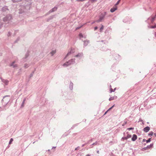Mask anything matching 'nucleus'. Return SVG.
I'll return each mask as SVG.
<instances>
[{"mask_svg": "<svg viewBox=\"0 0 156 156\" xmlns=\"http://www.w3.org/2000/svg\"><path fill=\"white\" fill-rule=\"evenodd\" d=\"M55 147H52V148H55Z\"/></svg>", "mask_w": 156, "mask_h": 156, "instance_id": "49530a36", "label": "nucleus"}, {"mask_svg": "<svg viewBox=\"0 0 156 156\" xmlns=\"http://www.w3.org/2000/svg\"><path fill=\"white\" fill-rule=\"evenodd\" d=\"M83 55V54L82 53H80L78 54L77 55H76L75 56L76 57H82Z\"/></svg>", "mask_w": 156, "mask_h": 156, "instance_id": "f8f14e48", "label": "nucleus"}, {"mask_svg": "<svg viewBox=\"0 0 156 156\" xmlns=\"http://www.w3.org/2000/svg\"><path fill=\"white\" fill-rule=\"evenodd\" d=\"M73 84L72 83H71L70 84V88L71 90H72L73 89Z\"/></svg>", "mask_w": 156, "mask_h": 156, "instance_id": "f3484780", "label": "nucleus"}, {"mask_svg": "<svg viewBox=\"0 0 156 156\" xmlns=\"http://www.w3.org/2000/svg\"><path fill=\"white\" fill-rule=\"evenodd\" d=\"M134 128L131 127L127 128V129L129 130H133L134 129Z\"/></svg>", "mask_w": 156, "mask_h": 156, "instance_id": "393cba45", "label": "nucleus"}, {"mask_svg": "<svg viewBox=\"0 0 156 156\" xmlns=\"http://www.w3.org/2000/svg\"><path fill=\"white\" fill-rule=\"evenodd\" d=\"M57 9V8L56 7H54L53 8H52L51 10L49 12H53L55 11H56Z\"/></svg>", "mask_w": 156, "mask_h": 156, "instance_id": "ddd939ff", "label": "nucleus"}, {"mask_svg": "<svg viewBox=\"0 0 156 156\" xmlns=\"http://www.w3.org/2000/svg\"><path fill=\"white\" fill-rule=\"evenodd\" d=\"M8 9L7 7L6 6H5L3 7L2 9V10L3 11H5Z\"/></svg>", "mask_w": 156, "mask_h": 156, "instance_id": "2eb2a0df", "label": "nucleus"}, {"mask_svg": "<svg viewBox=\"0 0 156 156\" xmlns=\"http://www.w3.org/2000/svg\"><path fill=\"white\" fill-rule=\"evenodd\" d=\"M156 17V14L155 15V16L154 17H150L148 19L149 20H151V22H152L154 21V20Z\"/></svg>", "mask_w": 156, "mask_h": 156, "instance_id": "9d476101", "label": "nucleus"}, {"mask_svg": "<svg viewBox=\"0 0 156 156\" xmlns=\"http://www.w3.org/2000/svg\"><path fill=\"white\" fill-rule=\"evenodd\" d=\"M56 52V50L55 49H53L50 52V54L51 56H53Z\"/></svg>", "mask_w": 156, "mask_h": 156, "instance_id": "0eeeda50", "label": "nucleus"}, {"mask_svg": "<svg viewBox=\"0 0 156 156\" xmlns=\"http://www.w3.org/2000/svg\"><path fill=\"white\" fill-rule=\"evenodd\" d=\"M103 18H104V17H102V18L100 17V18L99 20V21H101V20L103 19Z\"/></svg>", "mask_w": 156, "mask_h": 156, "instance_id": "e433bc0d", "label": "nucleus"}, {"mask_svg": "<svg viewBox=\"0 0 156 156\" xmlns=\"http://www.w3.org/2000/svg\"><path fill=\"white\" fill-rule=\"evenodd\" d=\"M94 30H96L97 29H98V27H94Z\"/></svg>", "mask_w": 156, "mask_h": 156, "instance_id": "58836bf2", "label": "nucleus"}, {"mask_svg": "<svg viewBox=\"0 0 156 156\" xmlns=\"http://www.w3.org/2000/svg\"><path fill=\"white\" fill-rule=\"evenodd\" d=\"M87 144V143H86V144H83V145H82V147H84V145H85L86 144Z\"/></svg>", "mask_w": 156, "mask_h": 156, "instance_id": "ea45409f", "label": "nucleus"}, {"mask_svg": "<svg viewBox=\"0 0 156 156\" xmlns=\"http://www.w3.org/2000/svg\"><path fill=\"white\" fill-rule=\"evenodd\" d=\"M110 89L111 88H112V87H111V85H110Z\"/></svg>", "mask_w": 156, "mask_h": 156, "instance_id": "de8ad7c7", "label": "nucleus"}, {"mask_svg": "<svg viewBox=\"0 0 156 156\" xmlns=\"http://www.w3.org/2000/svg\"><path fill=\"white\" fill-rule=\"evenodd\" d=\"M9 95L4 96L2 100V102H4L5 104H7L9 101Z\"/></svg>", "mask_w": 156, "mask_h": 156, "instance_id": "f03ea898", "label": "nucleus"}, {"mask_svg": "<svg viewBox=\"0 0 156 156\" xmlns=\"http://www.w3.org/2000/svg\"><path fill=\"white\" fill-rule=\"evenodd\" d=\"M74 60L73 59H72L70 60L69 61L63 64V66L64 67H67L70 65L73 64L74 62Z\"/></svg>", "mask_w": 156, "mask_h": 156, "instance_id": "f257e3e1", "label": "nucleus"}, {"mask_svg": "<svg viewBox=\"0 0 156 156\" xmlns=\"http://www.w3.org/2000/svg\"><path fill=\"white\" fill-rule=\"evenodd\" d=\"M120 0H119L117 1V2L116 3V4H115V6H116V5H117L119 3Z\"/></svg>", "mask_w": 156, "mask_h": 156, "instance_id": "bb28decb", "label": "nucleus"}, {"mask_svg": "<svg viewBox=\"0 0 156 156\" xmlns=\"http://www.w3.org/2000/svg\"><path fill=\"white\" fill-rule=\"evenodd\" d=\"M154 136H156V133H154Z\"/></svg>", "mask_w": 156, "mask_h": 156, "instance_id": "c03bdc74", "label": "nucleus"}, {"mask_svg": "<svg viewBox=\"0 0 156 156\" xmlns=\"http://www.w3.org/2000/svg\"><path fill=\"white\" fill-rule=\"evenodd\" d=\"M137 139V136L136 134H133L132 138L131 140L132 141H135Z\"/></svg>", "mask_w": 156, "mask_h": 156, "instance_id": "423d86ee", "label": "nucleus"}, {"mask_svg": "<svg viewBox=\"0 0 156 156\" xmlns=\"http://www.w3.org/2000/svg\"><path fill=\"white\" fill-rule=\"evenodd\" d=\"M22 0H12L13 2H17L22 1Z\"/></svg>", "mask_w": 156, "mask_h": 156, "instance_id": "6ab92c4d", "label": "nucleus"}, {"mask_svg": "<svg viewBox=\"0 0 156 156\" xmlns=\"http://www.w3.org/2000/svg\"><path fill=\"white\" fill-rule=\"evenodd\" d=\"M13 141V139L12 138H11L10 140V141H9V144H11L12 142Z\"/></svg>", "mask_w": 156, "mask_h": 156, "instance_id": "4be33fe9", "label": "nucleus"}, {"mask_svg": "<svg viewBox=\"0 0 156 156\" xmlns=\"http://www.w3.org/2000/svg\"><path fill=\"white\" fill-rule=\"evenodd\" d=\"M131 136L130 135L128 134L127 136H126L127 139L128 138H129L131 137Z\"/></svg>", "mask_w": 156, "mask_h": 156, "instance_id": "412c9836", "label": "nucleus"}, {"mask_svg": "<svg viewBox=\"0 0 156 156\" xmlns=\"http://www.w3.org/2000/svg\"><path fill=\"white\" fill-rule=\"evenodd\" d=\"M54 16H51L50 17H49V18L47 20V21H49L50 20H51V19H52L53 17H54Z\"/></svg>", "mask_w": 156, "mask_h": 156, "instance_id": "a211bd4d", "label": "nucleus"}, {"mask_svg": "<svg viewBox=\"0 0 156 156\" xmlns=\"http://www.w3.org/2000/svg\"><path fill=\"white\" fill-rule=\"evenodd\" d=\"M117 7L116 6H115L112 8H111L110 9V12H113L117 9Z\"/></svg>", "mask_w": 156, "mask_h": 156, "instance_id": "39448f33", "label": "nucleus"}, {"mask_svg": "<svg viewBox=\"0 0 156 156\" xmlns=\"http://www.w3.org/2000/svg\"><path fill=\"white\" fill-rule=\"evenodd\" d=\"M79 37L80 38H81L82 37H83V35L81 33H80L79 35Z\"/></svg>", "mask_w": 156, "mask_h": 156, "instance_id": "cd10ccee", "label": "nucleus"}, {"mask_svg": "<svg viewBox=\"0 0 156 156\" xmlns=\"http://www.w3.org/2000/svg\"><path fill=\"white\" fill-rule=\"evenodd\" d=\"M2 81L6 85H7L9 83V81L7 80L3 79Z\"/></svg>", "mask_w": 156, "mask_h": 156, "instance_id": "1a4fd4ad", "label": "nucleus"}, {"mask_svg": "<svg viewBox=\"0 0 156 156\" xmlns=\"http://www.w3.org/2000/svg\"><path fill=\"white\" fill-rule=\"evenodd\" d=\"M153 134V133L152 131L150 132H149V133L148 134V135L151 137V136Z\"/></svg>", "mask_w": 156, "mask_h": 156, "instance_id": "aec40b11", "label": "nucleus"}, {"mask_svg": "<svg viewBox=\"0 0 156 156\" xmlns=\"http://www.w3.org/2000/svg\"><path fill=\"white\" fill-rule=\"evenodd\" d=\"M97 153H98V154H99V151H97Z\"/></svg>", "mask_w": 156, "mask_h": 156, "instance_id": "79ce46f5", "label": "nucleus"}, {"mask_svg": "<svg viewBox=\"0 0 156 156\" xmlns=\"http://www.w3.org/2000/svg\"><path fill=\"white\" fill-rule=\"evenodd\" d=\"M26 100V98H25L23 100V101L22 102V105H21V108H23V107H24V103H25V101Z\"/></svg>", "mask_w": 156, "mask_h": 156, "instance_id": "4468645a", "label": "nucleus"}, {"mask_svg": "<svg viewBox=\"0 0 156 156\" xmlns=\"http://www.w3.org/2000/svg\"><path fill=\"white\" fill-rule=\"evenodd\" d=\"M92 139H91V140H89L87 144H89L90 142H92Z\"/></svg>", "mask_w": 156, "mask_h": 156, "instance_id": "72a5a7b5", "label": "nucleus"}, {"mask_svg": "<svg viewBox=\"0 0 156 156\" xmlns=\"http://www.w3.org/2000/svg\"><path fill=\"white\" fill-rule=\"evenodd\" d=\"M150 129V128L149 126L145 127L144 129V131L146 133Z\"/></svg>", "mask_w": 156, "mask_h": 156, "instance_id": "6e6552de", "label": "nucleus"}, {"mask_svg": "<svg viewBox=\"0 0 156 156\" xmlns=\"http://www.w3.org/2000/svg\"><path fill=\"white\" fill-rule=\"evenodd\" d=\"M115 105H113L112 107L110 108L107 111H109L110 110H111L114 106Z\"/></svg>", "mask_w": 156, "mask_h": 156, "instance_id": "7c9ffc66", "label": "nucleus"}, {"mask_svg": "<svg viewBox=\"0 0 156 156\" xmlns=\"http://www.w3.org/2000/svg\"><path fill=\"white\" fill-rule=\"evenodd\" d=\"M79 147H77L75 149V150H77L78 149H79Z\"/></svg>", "mask_w": 156, "mask_h": 156, "instance_id": "4c0bfd02", "label": "nucleus"}, {"mask_svg": "<svg viewBox=\"0 0 156 156\" xmlns=\"http://www.w3.org/2000/svg\"><path fill=\"white\" fill-rule=\"evenodd\" d=\"M15 62H12L10 65V66H13V67L14 68L17 67V64H14Z\"/></svg>", "mask_w": 156, "mask_h": 156, "instance_id": "9b49d317", "label": "nucleus"}, {"mask_svg": "<svg viewBox=\"0 0 156 156\" xmlns=\"http://www.w3.org/2000/svg\"><path fill=\"white\" fill-rule=\"evenodd\" d=\"M97 142H95V143H93V144H92L91 145V146H92V145H96V144H97Z\"/></svg>", "mask_w": 156, "mask_h": 156, "instance_id": "c9c22d12", "label": "nucleus"}, {"mask_svg": "<svg viewBox=\"0 0 156 156\" xmlns=\"http://www.w3.org/2000/svg\"><path fill=\"white\" fill-rule=\"evenodd\" d=\"M151 138H149L148 140H147L146 141V142L147 143H148V142H150L151 141Z\"/></svg>", "mask_w": 156, "mask_h": 156, "instance_id": "2f4dec72", "label": "nucleus"}, {"mask_svg": "<svg viewBox=\"0 0 156 156\" xmlns=\"http://www.w3.org/2000/svg\"><path fill=\"white\" fill-rule=\"evenodd\" d=\"M89 41H84V45L85 46H86L87 45V44L89 43Z\"/></svg>", "mask_w": 156, "mask_h": 156, "instance_id": "dca6fc26", "label": "nucleus"}, {"mask_svg": "<svg viewBox=\"0 0 156 156\" xmlns=\"http://www.w3.org/2000/svg\"><path fill=\"white\" fill-rule=\"evenodd\" d=\"M86 156H90V154H88L86 155Z\"/></svg>", "mask_w": 156, "mask_h": 156, "instance_id": "a19ab883", "label": "nucleus"}, {"mask_svg": "<svg viewBox=\"0 0 156 156\" xmlns=\"http://www.w3.org/2000/svg\"><path fill=\"white\" fill-rule=\"evenodd\" d=\"M12 16L10 15H8L7 16L3 18V21L5 22H8V23L9 22V21L11 20Z\"/></svg>", "mask_w": 156, "mask_h": 156, "instance_id": "7ed1b4c3", "label": "nucleus"}, {"mask_svg": "<svg viewBox=\"0 0 156 156\" xmlns=\"http://www.w3.org/2000/svg\"><path fill=\"white\" fill-rule=\"evenodd\" d=\"M115 90V88L114 89V90H113L112 89V88L110 89V93H112V92H114Z\"/></svg>", "mask_w": 156, "mask_h": 156, "instance_id": "a878e982", "label": "nucleus"}, {"mask_svg": "<svg viewBox=\"0 0 156 156\" xmlns=\"http://www.w3.org/2000/svg\"><path fill=\"white\" fill-rule=\"evenodd\" d=\"M127 123V122L126 121H124V123L122 125V126H123L125 125Z\"/></svg>", "mask_w": 156, "mask_h": 156, "instance_id": "f704fd0d", "label": "nucleus"}, {"mask_svg": "<svg viewBox=\"0 0 156 156\" xmlns=\"http://www.w3.org/2000/svg\"><path fill=\"white\" fill-rule=\"evenodd\" d=\"M75 51V49L73 48H71L70 50L67 53V54L66 55V56L65 58H66L67 56L73 53H74Z\"/></svg>", "mask_w": 156, "mask_h": 156, "instance_id": "20e7f679", "label": "nucleus"}, {"mask_svg": "<svg viewBox=\"0 0 156 156\" xmlns=\"http://www.w3.org/2000/svg\"><path fill=\"white\" fill-rule=\"evenodd\" d=\"M28 66H29L28 64H24V67L25 68H27Z\"/></svg>", "mask_w": 156, "mask_h": 156, "instance_id": "5701e85b", "label": "nucleus"}, {"mask_svg": "<svg viewBox=\"0 0 156 156\" xmlns=\"http://www.w3.org/2000/svg\"><path fill=\"white\" fill-rule=\"evenodd\" d=\"M121 139L122 140H127L126 137H123Z\"/></svg>", "mask_w": 156, "mask_h": 156, "instance_id": "c756f323", "label": "nucleus"}, {"mask_svg": "<svg viewBox=\"0 0 156 156\" xmlns=\"http://www.w3.org/2000/svg\"><path fill=\"white\" fill-rule=\"evenodd\" d=\"M93 2H94L96 1V0H91Z\"/></svg>", "mask_w": 156, "mask_h": 156, "instance_id": "37998d69", "label": "nucleus"}, {"mask_svg": "<svg viewBox=\"0 0 156 156\" xmlns=\"http://www.w3.org/2000/svg\"><path fill=\"white\" fill-rule=\"evenodd\" d=\"M104 27L103 25L101 27L100 29V31H101L103 29Z\"/></svg>", "mask_w": 156, "mask_h": 156, "instance_id": "c85d7f7f", "label": "nucleus"}, {"mask_svg": "<svg viewBox=\"0 0 156 156\" xmlns=\"http://www.w3.org/2000/svg\"><path fill=\"white\" fill-rule=\"evenodd\" d=\"M114 97H110L109 98V101H111V100H113L114 99Z\"/></svg>", "mask_w": 156, "mask_h": 156, "instance_id": "b1692460", "label": "nucleus"}, {"mask_svg": "<svg viewBox=\"0 0 156 156\" xmlns=\"http://www.w3.org/2000/svg\"><path fill=\"white\" fill-rule=\"evenodd\" d=\"M79 28V27H77L76 28V30H77V29H78Z\"/></svg>", "mask_w": 156, "mask_h": 156, "instance_id": "a18cd8bd", "label": "nucleus"}, {"mask_svg": "<svg viewBox=\"0 0 156 156\" xmlns=\"http://www.w3.org/2000/svg\"><path fill=\"white\" fill-rule=\"evenodd\" d=\"M148 27L149 28H154L156 27V26H151V27Z\"/></svg>", "mask_w": 156, "mask_h": 156, "instance_id": "473e14b6", "label": "nucleus"}]
</instances>
